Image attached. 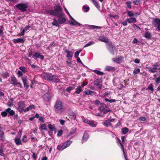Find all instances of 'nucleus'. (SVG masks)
Instances as JSON below:
<instances>
[{
  "instance_id": "obj_1",
  "label": "nucleus",
  "mask_w": 160,
  "mask_h": 160,
  "mask_svg": "<svg viewBox=\"0 0 160 160\" xmlns=\"http://www.w3.org/2000/svg\"><path fill=\"white\" fill-rule=\"evenodd\" d=\"M46 13L54 16H58L63 13V9L59 3L54 6V9L45 10Z\"/></svg>"
},
{
  "instance_id": "obj_2",
  "label": "nucleus",
  "mask_w": 160,
  "mask_h": 160,
  "mask_svg": "<svg viewBox=\"0 0 160 160\" xmlns=\"http://www.w3.org/2000/svg\"><path fill=\"white\" fill-rule=\"evenodd\" d=\"M55 112L57 113L61 114L64 110L62 102L60 100L58 99L56 101L54 105Z\"/></svg>"
},
{
  "instance_id": "obj_3",
  "label": "nucleus",
  "mask_w": 160,
  "mask_h": 160,
  "mask_svg": "<svg viewBox=\"0 0 160 160\" xmlns=\"http://www.w3.org/2000/svg\"><path fill=\"white\" fill-rule=\"evenodd\" d=\"M15 6L17 9L24 12L28 11L29 5L28 3H21L16 4Z\"/></svg>"
},
{
  "instance_id": "obj_4",
  "label": "nucleus",
  "mask_w": 160,
  "mask_h": 160,
  "mask_svg": "<svg viewBox=\"0 0 160 160\" xmlns=\"http://www.w3.org/2000/svg\"><path fill=\"white\" fill-rule=\"evenodd\" d=\"M10 83L15 86L22 88V86L20 82H18L16 78L14 75H12L10 77Z\"/></svg>"
},
{
  "instance_id": "obj_5",
  "label": "nucleus",
  "mask_w": 160,
  "mask_h": 160,
  "mask_svg": "<svg viewBox=\"0 0 160 160\" xmlns=\"http://www.w3.org/2000/svg\"><path fill=\"white\" fill-rule=\"evenodd\" d=\"M58 17L57 21L60 24L64 23L66 21V18L65 17V15L63 13L61 15Z\"/></svg>"
},
{
  "instance_id": "obj_6",
  "label": "nucleus",
  "mask_w": 160,
  "mask_h": 160,
  "mask_svg": "<svg viewBox=\"0 0 160 160\" xmlns=\"http://www.w3.org/2000/svg\"><path fill=\"white\" fill-rule=\"evenodd\" d=\"M52 96V94L48 92L47 93L43 95L42 98L45 102H49L51 100Z\"/></svg>"
},
{
  "instance_id": "obj_7",
  "label": "nucleus",
  "mask_w": 160,
  "mask_h": 160,
  "mask_svg": "<svg viewBox=\"0 0 160 160\" xmlns=\"http://www.w3.org/2000/svg\"><path fill=\"white\" fill-rule=\"evenodd\" d=\"M157 66L154 64L152 65V67H146V68L148 69L149 72L153 73L157 72L158 67Z\"/></svg>"
},
{
  "instance_id": "obj_8",
  "label": "nucleus",
  "mask_w": 160,
  "mask_h": 160,
  "mask_svg": "<svg viewBox=\"0 0 160 160\" xmlns=\"http://www.w3.org/2000/svg\"><path fill=\"white\" fill-rule=\"evenodd\" d=\"M123 57L122 56H119L118 58H112V61L118 64H120L123 60Z\"/></svg>"
},
{
  "instance_id": "obj_9",
  "label": "nucleus",
  "mask_w": 160,
  "mask_h": 160,
  "mask_svg": "<svg viewBox=\"0 0 160 160\" xmlns=\"http://www.w3.org/2000/svg\"><path fill=\"white\" fill-rule=\"evenodd\" d=\"M83 121L85 123L89 124L90 126L92 127H95L96 124H94V122L92 121H90L88 119H83Z\"/></svg>"
},
{
  "instance_id": "obj_10",
  "label": "nucleus",
  "mask_w": 160,
  "mask_h": 160,
  "mask_svg": "<svg viewBox=\"0 0 160 160\" xmlns=\"http://www.w3.org/2000/svg\"><path fill=\"white\" fill-rule=\"evenodd\" d=\"M64 51L67 54V57L68 59H71L73 55V53L71 51H69L67 49L65 50Z\"/></svg>"
},
{
  "instance_id": "obj_11",
  "label": "nucleus",
  "mask_w": 160,
  "mask_h": 160,
  "mask_svg": "<svg viewBox=\"0 0 160 160\" xmlns=\"http://www.w3.org/2000/svg\"><path fill=\"white\" fill-rule=\"evenodd\" d=\"M22 80L23 81L24 86L25 88L26 89H28L29 87L28 83H27V78L26 77H22Z\"/></svg>"
},
{
  "instance_id": "obj_12",
  "label": "nucleus",
  "mask_w": 160,
  "mask_h": 160,
  "mask_svg": "<svg viewBox=\"0 0 160 160\" xmlns=\"http://www.w3.org/2000/svg\"><path fill=\"white\" fill-rule=\"evenodd\" d=\"M6 111L8 113V117L12 116L15 114V112L10 108H8L6 109Z\"/></svg>"
},
{
  "instance_id": "obj_13",
  "label": "nucleus",
  "mask_w": 160,
  "mask_h": 160,
  "mask_svg": "<svg viewBox=\"0 0 160 160\" xmlns=\"http://www.w3.org/2000/svg\"><path fill=\"white\" fill-rule=\"evenodd\" d=\"M98 40L102 42L106 43L108 42L109 41L108 38L104 36H100Z\"/></svg>"
},
{
  "instance_id": "obj_14",
  "label": "nucleus",
  "mask_w": 160,
  "mask_h": 160,
  "mask_svg": "<svg viewBox=\"0 0 160 160\" xmlns=\"http://www.w3.org/2000/svg\"><path fill=\"white\" fill-rule=\"evenodd\" d=\"M52 75V73H45L44 75V78L46 80L51 81Z\"/></svg>"
},
{
  "instance_id": "obj_15",
  "label": "nucleus",
  "mask_w": 160,
  "mask_h": 160,
  "mask_svg": "<svg viewBox=\"0 0 160 160\" xmlns=\"http://www.w3.org/2000/svg\"><path fill=\"white\" fill-rule=\"evenodd\" d=\"M33 57H35V59L37 58H40L41 60H43L44 59V57L43 55H41L38 52H36L33 55Z\"/></svg>"
},
{
  "instance_id": "obj_16",
  "label": "nucleus",
  "mask_w": 160,
  "mask_h": 160,
  "mask_svg": "<svg viewBox=\"0 0 160 160\" xmlns=\"http://www.w3.org/2000/svg\"><path fill=\"white\" fill-rule=\"evenodd\" d=\"M12 41L15 44L18 43H24L25 41V40L21 38L14 39Z\"/></svg>"
},
{
  "instance_id": "obj_17",
  "label": "nucleus",
  "mask_w": 160,
  "mask_h": 160,
  "mask_svg": "<svg viewBox=\"0 0 160 160\" xmlns=\"http://www.w3.org/2000/svg\"><path fill=\"white\" fill-rule=\"evenodd\" d=\"M18 105L19 108L21 109L23 111V109H24V108L25 106V104L24 102H19L18 103Z\"/></svg>"
},
{
  "instance_id": "obj_18",
  "label": "nucleus",
  "mask_w": 160,
  "mask_h": 160,
  "mask_svg": "<svg viewBox=\"0 0 160 160\" xmlns=\"http://www.w3.org/2000/svg\"><path fill=\"white\" fill-rule=\"evenodd\" d=\"M59 79L58 76L52 75L50 81L58 82H59Z\"/></svg>"
},
{
  "instance_id": "obj_19",
  "label": "nucleus",
  "mask_w": 160,
  "mask_h": 160,
  "mask_svg": "<svg viewBox=\"0 0 160 160\" xmlns=\"http://www.w3.org/2000/svg\"><path fill=\"white\" fill-rule=\"evenodd\" d=\"M83 92L84 93V96L86 95H90L92 96L93 94L94 93V92L90 90H87L85 91H84Z\"/></svg>"
},
{
  "instance_id": "obj_20",
  "label": "nucleus",
  "mask_w": 160,
  "mask_h": 160,
  "mask_svg": "<svg viewBox=\"0 0 160 160\" xmlns=\"http://www.w3.org/2000/svg\"><path fill=\"white\" fill-rule=\"evenodd\" d=\"M1 127H0V140L4 141L5 139L4 136V132L1 130Z\"/></svg>"
},
{
  "instance_id": "obj_21",
  "label": "nucleus",
  "mask_w": 160,
  "mask_h": 160,
  "mask_svg": "<svg viewBox=\"0 0 160 160\" xmlns=\"http://www.w3.org/2000/svg\"><path fill=\"white\" fill-rule=\"evenodd\" d=\"M144 36L147 39H150L151 38L152 34L149 32L147 31L145 32Z\"/></svg>"
},
{
  "instance_id": "obj_22",
  "label": "nucleus",
  "mask_w": 160,
  "mask_h": 160,
  "mask_svg": "<svg viewBox=\"0 0 160 160\" xmlns=\"http://www.w3.org/2000/svg\"><path fill=\"white\" fill-rule=\"evenodd\" d=\"M14 142L16 145L19 146V145H22V143L20 139V138H18L16 137L15 138Z\"/></svg>"
},
{
  "instance_id": "obj_23",
  "label": "nucleus",
  "mask_w": 160,
  "mask_h": 160,
  "mask_svg": "<svg viewBox=\"0 0 160 160\" xmlns=\"http://www.w3.org/2000/svg\"><path fill=\"white\" fill-rule=\"evenodd\" d=\"M89 136L88 134L86 131L84 132V134L82 137V139L83 141H86L89 138Z\"/></svg>"
},
{
  "instance_id": "obj_24",
  "label": "nucleus",
  "mask_w": 160,
  "mask_h": 160,
  "mask_svg": "<svg viewBox=\"0 0 160 160\" xmlns=\"http://www.w3.org/2000/svg\"><path fill=\"white\" fill-rule=\"evenodd\" d=\"M72 142L69 140H67L63 143V146H64V148H66L69 147V146H70V145L72 143Z\"/></svg>"
},
{
  "instance_id": "obj_25",
  "label": "nucleus",
  "mask_w": 160,
  "mask_h": 160,
  "mask_svg": "<svg viewBox=\"0 0 160 160\" xmlns=\"http://www.w3.org/2000/svg\"><path fill=\"white\" fill-rule=\"evenodd\" d=\"M115 70V68L110 66H107L105 68V70L108 71H114Z\"/></svg>"
},
{
  "instance_id": "obj_26",
  "label": "nucleus",
  "mask_w": 160,
  "mask_h": 160,
  "mask_svg": "<svg viewBox=\"0 0 160 160\" xmlns=\"http://www.w3.org/2000/svg\"><path fill=\"white\" fill-rule=\"evenodd\" d=\"M126 21L128 22L131 23L133 22H137L136 19L135 18H127L126 19Z\"/></svg>"
},
{
  "instance_id": "obj_27",
  "label": "nucleus",
  "mask_w": 160,
  "mask_h": 160,
  "mask_svg": "<svg viewBox=\"0 0 160 160\" xmlns=\"http://www.w3.org/2000/svg\"><path fill=\"white\" fill-rule=\"evenodd\" d=\"M35 108L34 106L33 105H29L28 107L27 108L25 109H23V112H26L29 111V110H31Z\"/></svg>"
},
{
  "instance_id": "obj_28",
  "label": "nucleus",
  "mask_w": 160,
  "mask_h": 160,
  "mask_svg": "<svg viewBox=\"0 0 160 160\" xmlns=\"http://www.w3.org/2000/svg\"><path fill=\"white\" fill-rule=\"evenodd\" d=\"M100 107L98 108V110L101 112L103 111V110L105 109V106H106V104L102 103H100Z\"/></svg>"
},
{
  "instance_id": "obj_29",
  "label": "nucleus",
  "mask_w": 160,
  "mask_h": 160,
  "mask_svg": "<svg viewBox=\"0 0 160 160\" xmlns=\"http://www.w3.org/2000/svg\"><path fill=\"white\" fill-rule=\"evenodd\" d=\"M91 1L97 8H100L99 4L96 0H91Z\"/></svg>"
},
{
  "instance_id": "obj_30",
  "label": "nucleus",
  "mask_w": 160,
  "mask_h": 160,
  "mask_svg": "<svg viewBox=\"0 0 160 160\" xmlns=\"http://www.w3.org/2000/svg\"><path fill=\"white\" fill-rule=\"evenodd\" d=\"M103 124L105 127H108L111 126L112 123L110 122V121L108 119L105 121L103 123Z\"/></svg>"
},
{
  "instance_id": "obj_31",
  "label": "nucleus",
  "mask_w": 160,
  "mask_h": 160,
  "mask_svg": "<svg viewBox=\"0 0 160 160\" xmlns=\"http://www.w3.org/2000/svg\"><path fill=\"white\" fill-rule=\"evenodd\" d=\"M1 75L3 78H7L9 76V73L7 72H2Z\"/></svg>"
},
{
  "instance_id": "obj_32",
  "label": "nucleus",
  "mask_w": 160,
  "mask_h": 160,
  "mask_svg": "<svg viewBox=\"0 0 160 160\" xmlns=\"http://www.w3.org/2000/svg\"><path fill=\"white\" fill-rule=\"evenodd\" d=\"M82 91V89L81 88V86H78L76 89V91L75 92H76L77 94H79Z\"/></svg>"
},
{
  "instance_id": "obj_33",
  "label": "nucleus",
  "mask_w": 160,
  "mask_h": 160,
  "mask_svg": "<svg viewBox=\"0 0 160 160\" xmlns=\"http://www.w3.org/2000/svg\"><path fill=\"white\" fill-rule=\"evenodd\" d=\"M129 130L128 128L126 127L122 128L121 129L122 132L123 134L126 133Z\"/></svg>"
},
{
  "instance_id": "obj_34",
  "label": "nucleus",
  "mask_w": 160,
  "mask_h": 160,
  "mask_svg": "<svg viewBox=\"0 0 160 160\" xmlns=\"http://www.w3.org/2000/svg\"><path fill=\"white\" fill-rule=\"evenodd\" d=\"M107 43V45L108 47V48L109 50V48L111 49L114 48V46L113 45L112 42H109V41Z\"/></svg>"
},
{
  "instance_id": "obj_35",
  "label": "nucleus",
  "mask_w": 160,
  "mask_h": 160,
  "mask_svg": "<svg viewBox=\"0 0 160 160\" xmlns=\"http://www.w3.org/2000/svg\"><path fill=\"white\" fill-rule=\"evenodd\" d=\"M64 147V146H63V144H62V145H58L57 147V149L59 151H62L65 149Z\"/></svg>"
},
{
  "instance_id": "obj_36",
  "label": "nucleus",
  "mask_w": 160,
  "mask_h": 160,
  "mask_svg": "<svg viewBox=\"0 0 160 160\" xmlns=\"http://www.w3.org/2000/svg\"><path fill=\"white\" fill-rule=\"evenodd\" d=\"M93 72L95 73L96 74H97L98 75H104V73L103 72H101L100 71H98V70H93Z\"/></svg>"
},
{
  "instance_id": "obj_37",
  "label": "nucleus",
  "mask_w": 160,
  "mask_h": 160,
  "mask_svg": "<svg viewBox=\"0 0 160 160\" xmlns=\"http://www.w3.org/2000/svg\"><path fill=\"white\" fill-rule=\"evenodd\" d=\"M49 129L52 131H55L56 129L51 124H50L48 125V126Z\"/></svg>"
},
{
  "instance_id": "obj_38",
  "label": "nucleus",
  "mask_w": 160,
  "mask_h": 160,
  "mask_svg": "<svg viewBox=\"0 0 160 160\" xmlns=\"http://www.w3.org/2000/svg\"><path fill=\"white\" fill-rule=\"evenodd\" d=\"M140 71V70L139 68H135L134 71H133V74L134 75H136L139 73Z\"/></svg>"
},
{
  "instance_id": "obj_39",
  "label": "nucleus",
  "mask_w": 160,
  "mask_h": 160,
  "mask_svg": "<svg viewBox=\"0 0 160 160\" xmlns=\"http://www.w3.org/2000/svg\"><path fill=\"white\" fill-rule=\"evenodd\" d=\"M22 141L24 143L28 142V140L27 138V136L25 135L23 136L22 138Z\"/></svg>"
},
{
  "instance_id": "obj_40",
  "label": "nucleus",
  "mask_w": 160,
  "mask_h": 160,
  "mask_svg": "<svg viewBox=\"0 0 160 160\" xmlns=\"http://www.w3.org/2000/svg\"><path fill=\"white\" fill-rule=\"evenodd\" d=\"M153 85L151 83L149 85L148 87V89L150 90L152 92L154 90V89L153 88Z\"/></svg>"
},
{
  "instance_id": "obj_41",
  "label": "nucleus",
  "mask_w": 160,
  "mask_h": 160,
  "mask_svg": "<svg viewBox=\"0 0 160 160\" xmlns=\"http://www.w3.org/2000/svg\"><path fill=\"white\" fill-rule=\"evenodd\" d=\"M82 51V49H79L78 51H76L75 54H74V57L75 58H77V57H78V56L80 53Z\"/></svg>"
},
{
  "instance_id": "obj_42",
  "label": "nucleus",
  "mask_w": 160,
  "mask_h": 160,
  "mask_svg": "<svg viewBox=\"0 0 160 160\" xmlns=\"http://www.w3.org/2000/svg\"><path fill=\"white\" fill-rule=\"evenodd\" d=\"M57 20L56 19H54L52 23V25H53L56 26V27H58L59 26Z\"/></svg>"
},
{
  "instance_id": "obj_43",
  "label": "nucleus",
  "mask_w": 160,
  "mask_h": 160,
  "mask_svg": "<svg viewBox=\"0 0 160 160\" xmlns=\"http://www.w3.org/2000/svg\"><path fill=\"white\" fill-rule=\"evenodd\" d=\"M102 81V78L98 79L96 80L94 82V84H98V83H101Z\"/></svg>"
},
{
  "instance_id": "obj_44",
  "label": "nucleus",
  "mask_w": 160,
  "mask_h": 160,
  "mask_svg": "<svg viewBox=\"0 0 160 160\" xmlns=\"http://www.w3.org/2000/svg\"><path fill=\"white\" fill-rule=\"evenodd\" d=\"M95 42L93 41L89 42L87 43L84 46V48H86L89 46L92 45L94 44Z\"/></svg>"
},
{
  "instance_id": "obj_45",
  "label": "nucleus",
  "mask_w": 160,
  "mask_h": 160,
  "mask_svg": "<svg viewBox=\"0 0 160 160\" xmlns=\"http://www.w3.org/2000/svg\"><path fill=\"white\" fill-rule=\"evenodd\" d=\"M19 68L23 72L25 73L27 72L25 68L23 66L20 67Z\"/></svg>"
},
{
  "instance_id": "obj_46",
  "label": "nucleus",
  "mask_w": 160,
  "mask_h": 160,
  "mask_svg": "<svg viewBox=\"0 0 160 160\" xmlns=\"http://www.w3.org/2000/svg\"><path fill=\"white\" fill-rule=\"evenodd\" d=\"M126 12L127 13L128 16L129 17H132L133 16V13L131 11H129V10H127L126 11Z\"/></svg>"
},
{
  "instance_id": "obj_47",
  "label": "nucleus",
  "mask_w": 160,
  "mask_h": 160,
  "mask_svg": "<svg viewBox=\"0 0 160 160\" xmlns=\"http://www.w3.org/2000/svg\"><path fill=\"white\" fill-rule=\"evenodd\" d=\"M1 115L3 117H6L8 114L7 112L6 111V109L5 110V111H3L1 112Z\"/></svg>"
},
{
  "instance_id": "obj_48",
  "label": "nucleus",
  "mask_w": 160,
  "mask_h": 160,
  "mask_svg": "<svg viewBox=\"0 0 160 160\" xmlns=\"http://www.w3.org/2000/svg\"><path fill=\"white\" fill-rule=\"evenodd\" d=\"M126 137L124 136H122L121 137V139L122 140V142L123 144L125 143L126 144Z\"/></svg>"
},
{
  "instance_id": "obj_49",
  "label": "nucleus",
  "mask_w": 160,
  "mask_h": 160,
  "mask_svg": "<svg viewBox=\"0 0 160 160\" xmlns=\"http://www.w3.org/2000/svg\"><path fill=\"white\" fill-rule=\"evenodd\" d=\"M154 22L156 25L160 24V19L158 18H155L154 20Z\"/></svg>"
},
{
  "instance_id": "obj_50",
  "label": "nucleus",
  "mask_w": 160,
  "mask_h": 160,
  "mask_svg": "<svg viewBox=\"0 0 160 160\" xmlns=\"http://www.w3.org/2000/svg\"><path fill=\"white\" fill-rule=\"evenodd\" d=\"M40 128L41 129L47 130V129L46 128V126L45 124H42L41 125Z\"/></svg>"
},
{
  "instance_id": "obj_51",
  "label": "nucleus",
  "mask_w": 160,
  "mask_h": 160,
  "mask_svg": "<svg viewBox=\"0 0 160 160\" xmlns=\"http://www.w3.org/2000/svg\"><path fill=\"white\" fill-rule=\"evenodd\" d=\"M131 2L130 1H128L126 2L127 7L129 8H131Z\"/></svg>"
},
{
  "instance_id": "obj_52",
  "label": "nucleus",
  "mask_w": 160,
  "mask_h": 160,
  "mask_svg": "<svg viewBox=\"0 0 160 160\" xmlns=\"http://www.w3.org/2000/svg\"><path fill=\"white\" fill-rule=\"evenodd\" d=\"M138 120L142 121H146V118L145 117L141 116L139 118Z\"/></svg>"
},
{
  "instance_id": "obj_53",
  "label": "nucleus",
  "mask_w": 160,
  "mask_h": 160,
  "mask_svg": "<svg viewBox=\"0 0 160 160\" xmlns=\"http://www.w3.org/2000/svg\"><path fill=\"white\" fill-rule=\"evenodd\" d=\"M111 111L110 110H106L105 109L103 110V111H102V112L103 114H106L108 112H110Z\"/></svg>"
},
{
  "instance_id": "obj_54",
  "label": "nucleus",
  "mask_w": 160,
  "mask_h": 160,
  "mask_svg": "<svg viewBox=\"0 0 160 160\" xmlns=\"http://www.w3.org/2000/svg\"><path fill=\"white\" fill-rule=\"evenodd\" d=\"M63 133V131L62 130H60L58 132V134H57V136L58 137L61 136L62 134Z\"/></svg>"
},
{
  "instance_id": "obj_55",
  "label": "nucleus",
  "mask_w": 160,
  "mask_h": 160,
  "mask_svg": "<svg viewBox=\"0 0 160 160\" xmlns=\"http://www.w3.org/2000/svg\"><path fill=\"white\" fill-rule=\"evenodd\" d=\"M73 89V87H68L66 89V91L68 92H70V91Z\"/></svg>"
},
{
  "instance_id": "obj_56",
  "label": "nucleus",
  "mask_w": 160,
  "mask_h": 160,
  "mask_svg": "<svg viewBox=\"0 0 160 160\" xmlns=\"http://www.w3.org/2000/svg\"><path fill=\"white\" fill-rule=\"evenodd\" d=\"M155 81V82L157 84L160 83V76L156 78Z\"/></svg>"
},
{
  "instance_id": "obj_57",
  "label": "nucleus",
  "mask_w": 160,
  "mask_h": 160,
  "mask_svg": "<svg viewBox=\"0 0 160 160\" xmlns=\"http://www.w3.org/2000/svg\"><path fill=\"white\" fill-rule=\"evenodd\" d=\"M140 2L139 0H135L133 1V3L135 5H138L139 4Z\"/></svg>"
},
{
  "instance_id": "obj_58",
  "label": "nucleus",
  "mask_w": 160,
  "mask_h": 160,
  "mask_svg": "<svg viewBox=\"0 0 160 160\" xmlns=\"http://www.w3.org/2000/svg\"><path fill=\"white\" fill-rule=\"evenodd\" d=\"M37 154L33 152L32 155V158H33L34 160H36L37 158Z\"/></svg>"
},
{
  "instance_id": "obj_59",
  "label": "nucleus",
  "mask_w": 160,
  "mask_h": 160,
  "mask_svg": "<svg viewBox=\"0 0 160 160\" xmlns=\"http://www.w3.org/2000/svg\"><path fill=\"white\" fill-rule=\"evenodd\" d=\"M109 50L110 51V52L112 54V55H114L115 54V50L114 49V48L112 49H109Z\"/></svg>"
},
{
  "instance_id": "obj_60",
  "label": "nucleus",
  "mask_w": 160,
  "mask_h": 160,
  "mask_svg": "<svg viewBox=\"0 0 160 160\" xmlns=\"http://www.w3.org/2000/svg\"><path fill=\"white\" fill-rule=\"evenodd\" d=\"M122 150L123 155H125V148L123 145H122L120 146Z\"/></svg>"
},
{
  "instance_id": "obj_61",
  "label": "nucleus",
  "mask_w": 160,
  "mask_h": 160,
  "mask_svg": "<svg viewBox=\"0 0 160 160\" xmlns=\"http://www.w3.org/2000/svg\"><path fill=\"white\" fill-rule=\"evenodd\" d=\"M59 122L62 125H63L64 124L65 121L62 119H60Z\"/></svg>"
},
{
  "instance_id": "obj_62",
  "label": "nucleus",
  "mask_w": 160,
  "mask_h": 160,
  "mask_svg": "<svg viewBox=\"0 0 160 160\" xmlns=\"http://www.w3.org/2000/svg\"><path fill=\"white\" fill-rule=\"evenodd\" d=\"M83 9H85V12H87L89 10V7L86 6H84Z\"/></svg>"
},
{
  "instance_id": "obj_63",
  "label": "nucleus",
  "mask_w": 160,
  "mask_h": 160,
  "mask_svg": "<svg viewBox=\"0 0 160 160\" xmlns=\"http://www.w3.org/2000/svg\"><path fill=\"white\" fill-rule=\"evenodd\" d=\"M76 131V128H73L72 129V131L70 132V133L72 134L74 133Z\"/></svg>"
},
{
  "instance_id": "obj_64",
  "label": "nucleus",
  "mask_w": 160,
  "mask_h": 160,
  "mask_svg": "<svg viewBox=\"0 0 160 160\" xmlns=\"http://www.w3.org/2000/svg\"><path fill=\"white\" fill-rule=\"evenodd\" d=\"M30 28V26L28 25L27 26H26L25 28L23 29V30L25 32L28 30Z\"/></svg>"
}]
</instances>
